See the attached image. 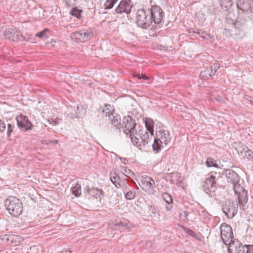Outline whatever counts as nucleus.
I'll return each instance as SVG.
<instances>
[{"instance_id": "5", "label": "nucleus", "mask_w": 253, "mask_h": 253, "mask_svg": "<svg viewBox=\"0 0 253 253\" xmlns=\"http://www.w3.org/2000/svg\"><path fill=\"white\" fill-rule=\"evenodd\" d=\"M216 172H211L209 175H207L204 184L203 185L204 191L210 194L213 192L216 188V182L218 178H220L219 175L216 176Z\"/></svg>"}, {"instance_id": "27", "label": "nucleus", "mask_w": 253, "mask_h": 253, "mask_svg": "<svg viewBox=\"0 0 253 253\" xmlns=\"http://www.w3.org/2000/svg\"><path fill=\"white\" fill-rule=\"evenodd\" d=\"M72 193L76 197L80 196L81 194V186L79 184H77L72 189Z\"/></svg>"}, {"instance_id": "14", "label": "nucleus", "mask_w": 253, "mask_h": 253, "mask_svg": "<svg viewBox=\"0 0 253 253\" xmlns=\"http://www.w3.org/2000/svg\"><path fill=\"white\" fill-rule=\"evenodd\" d=\"M247 245H243L235 239L228 245L229 253H245Z\"/></svg>"}, {"instance_id": "10", "label": "nucleus", "mask_w": 253, "mask_h": 253, "mask_svg": "<svg viewBox=\"0 0 253 253\" xmlns=\"http://www.w3.org/2000/svg\"><path fill=\"white\" fill-rule=\"evenodd\" d=\"M233 146L235 148L238 153L242 157L249 160L253 158V151L241 142L238 141L234 143Z\"/></svg>"}, {"instance_id": "16", "label": "nucleus", "mask_w": 253, "mask_h": 253, "mask_svg": "<svg viewBox=\"0 0 253 253\" xmlns=\"http://www.w3.org/2000/svg\"><path fill=\"white\" fill-rule=\"evenodd\" d=\"M131 8V5L130 3V1L123 0L116 8V10L118 13L121 14L125 13L128 14L130 12Z\"/></svg>"}, {"instance_id": "15", "label": "nucleus", "mask_w": 253, "mask_h": 253, "mask_svg": "<svg viewBox=\"0 0 253 253\" xmlns=\"http://www.w3.org/2000/svg\"><path fill=\"white\" fill-rule=\"evenodd\" d=\"M219 66L217 64H214L210 68H208L200 73V77L203 80H208L212 76H214Z\"/></svg>"}, {"instance_id": "25", "label": "nucleus", "mask_w": 253, "mask_h": 253, "mask_svg": "<svg viewBox=\"0 0 253 253\" xmlns=\"http://www.w3.org/2000/svg\"><path fill=\"white\" fill-rule=\"evenodd\" d=\"M102 112L104 115L106 116L110 117V115H113L114 113V109L109 105H105L104 107L103 108Z\"/></svg>"}, {"instance_id": "8", "label": "nucleus", "mask_w": 253, "mask_h": 253, "mask_svg": "<svg viewBox=\"0 0 253 253\" xmlns=\"http://www.w3.org/2000/svg\"><path fill=\"white\" fill-rule=\"evenodd\" d=\"M222 210L228 218H232L237 213V204L233 201L227 200L224 203Z\"/></svg>"}, {"instance_id": "18", "label": "nucleus", "mask_w": 253, "mask_h": 253, "mask_svg": "<svg viewBox=\"0 0 253 253\" xmlns=\"http://www.w3.org/2000/svg\"><path fill=\"white\" fill-rule=\"evenodd\" d=\"M157 17H154L156 18ZM137 24L138 26L146 29L149 27L152 23L154 17H137Z\"/></svg>"}, {"instance_id": "42", "label": "nucleus", "mask_w": 253, "mask_h": 253, "mask_svg": "<svg viewBox=\"0 0 253 253\" xmlns=\"http://www.w3.org/2000/svg\"><path fill=\"white\" fill-rule=\"evenodd\" d=\"M187 233L191 236L197 238V234L193 231L188 229L187 231Z\"/></svg>"}, {"instance_id": "46", "label": "nucleus", "mask_w": 253, "mask_h": 253, "mask_svg": "<svg viewBox=\"0 0 253 253\" xmlns=\"http://www.w3.org/2000/svg\"><path fill=\"white\" fill-rule=\"evenodd\" d=\"M135 77L139 79H141V75H140V74H137L135 75Z\"/></svg>"}, {"instance_id": "49", "label": "nucleus", "mask_w": 253, "mask_h": 253, "mask_svg": "<svg viewBox=\"0 0 253 253\" xmlns=\"http://www.w3.org/2000/svg\"><path fill=\"white\" fill-rule=\"evenodd\" d=\"M141 79H143L144 80H147L148 78L144 75H141Z\"/></svg>"}, {"instance_id": "45", "label": "nucleus", "mask_w": 253, "mask_h": 253, "mask_svg": "<svg viewBox=\"0 0 253 253\" xmlns=\"http://www.w3.org/2000/svg\"><path fill=\"white\" fill-rule=\"evenodd\" d=\"M121 160L124 164H126L128 162V160L126 158H121Z\"/></svg>"}, {"instance_id": "24", "label": "nucleus", "mask_w": 253, "mask_h": 253, "mask_svg": "<svg viewBox=\"0 0 253 253\" xmlns=\"http://www.w3.org/2000/svg\"><path fill=\"white\" fill-rule=\"evenodd\" d=\"M163 13V10L159 6L153 5L152 6L151 10V16H161Z\"/></svg>"}, {"instance_id": "19", "label": "nucleus", "mask_w": 253, "mask_h": 253, "mask_svg": "<svg viewBox=\"0 0 253 253\" xmlns=\"http://www.w3.org/2000/svg\"><path fill=\"white\" fill-rule=\"evenodd\" d=\"M87 192L92 197H94L97 201H100V196L102 194V191L94 187L88 188Z\"/></svg>"}, {"instance_id": "47", "label": "nucleus", "mask_w": 253, "mask_h": 253, "mask_svg": "<svg viewBox=\"0 0 253 253\" xmlns=\"http://www.w3.org/2000/svg\"><path fill=\"white\" fill-rule=\"evenodd\" d=\"M52 125L56 126V125H58V123L55 121H52V122L51 123Z\"/></svg>"}, {"instance_id": "44", "label": "nucleus", "mask_w": 253, "mask_h": 253, "mask_svg": "<svg viewBox=\"0 0 253 253\" xmlns=\"http://www.w3.org/2000/svg\"><path fill=\"white\" fill-rule=\"evenodd\" d=\"M198 34L200 35V37L203 38H205L207 35H209V34L205 31H200L198 32Z\"/></svg>"}, {"instance_id": "38", "label": "nucleus", "mask_w": 253, "mask_h": 253, "mask_svg": "<svg viewBox=\"0 0 253 253\" xmlns=\"http://www.w3.org/2000/svg\"><path fill=\"white\" fill-rule=\"evenodd\" d=\"M6 125L2 120H0V132H3L5 130Z\"/></svg>"}, {"instance_id": "26", "label": "nucleus", "mask_w": 253, "mask_h": 253, "mask_svg": "<svg viewBox=\"0 0 253 253\" xmlns=\"http://www.w3.org/2000/svg\"><path fill=\"white\" fill-rule=\"evenodd\" d=\"M145 126L147 128V131L148 130L151 133V135H153L154 129L153 126L154 125V121L150 119H148L145 121Z\"/></svg>"}, {"instance_id": "50", "label": "nucleus", "mask_w": 253, "mask_h": 253, "mask_svg": "<svg viewBox=\"0 0 253 253\" xmlns=\"http://www.w3.org/2000/svg\"><path fill=\"white\" fill-rule=\"evenodd\" d=\"M51 142L52 143L57 144L58 143V140H52Z\"/></svg>"}, {"instance_id": "13", "label": "nucleus", "mask_w": 253, "mask_h": 253, "mask_svg": "<svg viewBox=\"0 0 253 253\" xmlns=\"http://www.w3.org/2000/svg\"><path fill=\"white\" fill-rule=\"evenodd\" d=\"M141 188L149 194H153L155 192V183L154 180L150 177H146L141 180Z\"/></svg>"}, {"instance_id": "22", "label": "nucleus", "mask_w": 253, "mask_h": 253, "mask_svg": "<svg viewBox=\"0 0 253 253\" xmlns=\"http://www.w3.org/2000/svg\"><path fill=\"white\" fill-rule=\"evenodd\" d=\"M109 120L111 122L112 125L117 128H120L121 126V117L119 115L114 114L113 115H110Z\"/></svg>"}, {"instance_id": "53", "label": "nucleus", "mask_w": 253, "mask_h": 253, "mask_svg": "<svg viewBox=\"0 0 253 253\" xmlns=\"http://www.w3.org/2000/svg\"><path fill=\"white\" fill-rule=\"evenodd\" d=\"M184 253H187V252H184Z\"/></svg>"}, {"instance_id": "43", "label": "nucleus", "mask_w": 253, "mask_h": 253, "mask_svg": "<svg viewBox=\"0 0 253 253\" xmlns=\"http://www.w3.org/2000/svg\"><path fill=\"white\" fill-rule=\"evenodd\" d=\"M146 13L144 9H140L137 11V16H142L145 15Z\"/></svg>"}, {"instance_id": "28", "label": "nucleus", "mask_w": 253, "mask_h": 253, "mask_svg": "<svg viewBox=\"0 0 253 253\" xmlns=\"http://www.w3.org/2000/svg\"><path fill=\"white\" fill-rule=\"evenodd\" d=\"M125 198L127 200H132L134 199L136 196V192L135 191L130 190V189L125 192Z\"/></svg>"}, {"instance_id": "2", "label": "nucleus", "mask_w": 253, "mask_h": 253, "mask_svg": "<svg viewBox=\"0 0 253 253\" xmlns=\"http://www.w3.org/2000/svg\"><path fill=\"white\" fill-rule=\"evenodd\" d=\"M130 136L133 145L137 146H145L149 140L148 132L145 129L141 128L139 126H138L136 131H132Z\"/></svg>"}, {"instance_id": "12", "label": "nucleus", "mask_w": 253, "mask_h": 253, "mask_svg": "<svg viewBox=\"0 0 253 253\" xmlns=\"http://www.w3.org/2000/svg\"><path fill=\"white\" fill-rule=\"evenodd\" d=\"M4 36L6 38L10 39L14 42L27 40L20 31L13 28L6 29L4 32Z\"/></svg>"}, {"instance_id": "32", "label": "nucleus", "mask_w": 253, "mask_h": 253, "mask_svg": "<svg viewBox=\"0 0 253 253\" xmlns=\"http://www.w3.org/2000/svg\"><path fill=\"white\" fill-rule=\"evenodd\" d=\"M48 31L47 29H45L42 31L37 33L36 34V36L39 37L41 39H44L48 37V36L46 35V32Z\"/></svg>"}, {"instance_id": "29", "label": "nucleus", "mask_w": 253, "mask_h": 253, "mask_svg": "<svg viewBox=\"0 0 253 253\" xmlns=\"http://www.w3.org/2000/svg\"><path fill=\"white\" fill-rule=\"evenodd\" d=\"M17 238V236L5 235L4 236L3 239L6 240L7 243L9 244L13 243L14 240L16 241Z\"/></svg>"}, {"instance_id": "11", "label": "nucleus", "mask_w": 253, "mask_h": 253, "mask_svg": "<svg viewBox=\"0 0 253 253\" xmlns=\"http://www.w3.org/2000/svg\"><path fill=\"white\" fill-rule=\"evenodd\" d=\"M15 119L17 121V126L21 130L26 131L32 129L34 126L28 117L20 114L17 116Z\"/></svg>"}, {"instance_id": "51", "label": "nucleus", "mask_w": 253, "mask_h": 253, "mask_svg": "<svg viewBox=\"0 0 253 253\" xmlns=\"http://www.w3.org/2000/svg\"><path fill=\"white\" fill-rule=\"evenodd\" d=\"M188 214L187 211H184V215H185V217H187Z\"/></svg>"}, {"instance_id": "20", "label": "nucleus", "mask_w": 253, "mask_h": 253, "mask_svg": "<svg viewBox=\"0 0 253 253\" xmlns=\"http://www.w3.org/2000/svg\"><path fill=\"white\" fill-rule=\"evenodd\" d=\"M70 108L71 110L70 112L72 118H79L84 111L83 109H80V107L78 106H74V107L71 106Z\"/></svg>"}, {"instance_id": "31", "label": "nucleus", "mask_w": 253, "mask_h": 253, "mask_svg": "<svg viewBox=\"0 0 253 253\" xmlns=\"http://www.w3.org/2000/svg\"><path fill=\"white\" fill-rule=\"evenodd\" d=\"M118 0H106L104 3V6L106 9H109L113 7L115 3Z\"/></svg>"}, {"instance_id": "34", "label": "nucleus", "mask_w": 253, "mask_h": 253, "mask_svg": "<svg viewBox=\"0 0 253 253\" xmlns=\"http://www.w3.org/2000/svg\"><path fill=\"white\" fill-rule=\"evenodd\" d=\"M163 199L168 204H170L172 202L171 196L168 193H165L163 195Z\"/></svg>"}, {"instance_id": "6", "label": "nucleus", "mask_w": 253, "mask_h": 253, "mask_svg": "<svg viewBox=\"0 0 253 253\" xmlns=\"http://www.w3.org/2000/svg\"><path fill=\"white\" fill-rule=\"evenodd\" d=\"M221 238L223 243L228 246L234 240L232 229L230 226L223 223L220 226Z\"/></svg>"}, {"instance_id": "17", "label": "nucleus", "mask_w": 253, "mask_h": 253, "mask_svg": "<svg viewBox=\"0 0 253 253\" xmlns=\"http://www.w3.org/2000/svg\"><path fill=\"white\" fill-rule=\"evenodd\" d=\"M227 17L226 22L227 24L236 29H240L243 24L242 17Z\"/></svg>"}, {"instance_id": "35", "label": "nucleus", "mask_w": 253, "mask_h": 253, "mask_svg": "<svg viewBox=\"0 0 253 253\" xmlns=\"http://www.w3.org/2000/svg\"><path fill=\"white\" fill-rule=\"evenodd\" d=\"M15 127L13 125L10 124H7V135L8 136H9L10 134L14 132Z\"/></svg>"}, {"instance_id": "9", "label": "nucleus", "mask_w": 253, "mask_h": 253, "mask_svg": "<svg viewBox=\"0 0 253 253\" xmlns=\"http://www.w3.org/2000/svg\"><path fill=\"white\" fill-rule=\"evenodd\" d=\"M122 127L124 129V132L130 135L132 133V131H136L138 126H136L135 120L129 116H125L123 119V123Z\"/></svg>"}, {"instance_id": "23", "label": "nucleus", "mask_w": 253, "mask_h": 253, "mask_svg": "<svg viewBox=\"0 0 253 253\" xmlns=\"http://www.w3.org/2000/svg\"><path fill=\"white\" fill-rule=\"evenodd\" d=\"M128 183L129 181L128 180L124 179L122 180V183L120 182L119 184H118L119 188L121 187L122 188L124 193H125L126 192L130 189Z\"/></svg>"}, {"instance_id": "40", "label": "nucleus", "mask_w": 253, "mask_h": 253, "mask_svg": "<svg viewBox=\"0 0 253 253\" xmlns=\"http://www.w3.org/2000/svg\"><path fill=\"white\" fill-rule=\"evenodd\" d=\"M67 5L73 6L75 4V0H64Z\"/></svg>"}, {"instance_id": "52", "label": "nucleus", "mask_w": 253, "mask_h": 253, "mask_svg": "<svg viewBox=\"0 0 253 253\" xmlns=\"http://www.w3.org/2000/svg\"><path fill=\"white\" fill-rule=\"evenodd\" d=\"M77 17V18H80L81 17L78 16V17Z\"/></svg>"}, {"instance_id": "54", "label": "nucleus", "mask_w": 253, "mask_h": 253, "mask_svg": "<svg viewBox=\"0 0 253 253\" xmlns=\"http://www.w3.org/2000/svg\"><path fill=\"white\" fill-rule=\"evenodd\" d=\"M252 1L253 2V0H252Z\"/></svg>"}, {"instance_id": "36", "label": "nucleus", "mask_w": 253, "mask_h": 253, "mask_svg": "<svg viewBox=\"0 0 253 253\" xmlns=\"http://www.w3.org/2000/svg\"><path fill=\"white\" fill-rule=\"evenodd\" d=\"M221 5V6H224L226 8L230 7L232 5V1L231 0H222Z\"/></svg>"}, {"instance_id": "39", "label": "nucleus", "mask_w": 253, "mask_h": 253, "mask_svg": "<svg viewBox=\"0 0 253 253\" xmlns=\"http://www.w3.org/2000/svg\"><path fill=\"white\" fill-rule=\"evenodd\" d=\"M163 17H157L156 18H153L152 21H153L155 24H160L162 20Z\"/></svg>"}, {"instance_id": "30", "label": "nucleus", "mask_w": 253, "mask_h": 253, "mask_svg": "<svg viewBox=\"0 0 253 253\" xmlns=\"http://www.w3.org/2000/svg\"><path fill=\"white\" fill-rule=\"evenodd\" d=\"M206 165L208 167H217L218 165L216 164L214 160L211 158H208L206 161Z\"/></svg>"}, {"instance_id": "37", "label": "nucleus", "mask_w": 253, "mask_h": 253, "mask_svg": "<svg viewBox=\"0 0 253 253\" xmlns=\"http://www.w3.org/2000/svg\"><path fill=\"white\" fill-rule=\"evenodd\" d=\"M83 11L78 9L76 7L74 8L71 11V14L72 16H80Z\"/></svg>"}, {"instance_id": "33", "label": "nucleus", "mask_w": 253, "mask_h": 253, "mask_svg": "<svg viewBox=\"0 0 253 253\" xmlns=\"http://www.w3.org/2000/svg\"><path fill=\"white\" fill-rule=\"evenodd\" d=\"M122 171V173L126 177H130L133 175V173L126 167H123Z\"/></svg>"}, {"instance_id": "1", "label": "nucleus", "mask_w": 253, "mask_h": 253, "mask_svg": "<svg viewBox=\"0 0 253 253\" xmlns=\"http://www.w3.org/2000/svg\"><path fill=\"white\" fill-rule=\"evenodd\" d=\"M225 174L228 183H230L234 193L237 196L238 204L245 207L248 203L247 191L239 183L240 178L238 174L231 169H226Z\"/></svg>"}, {"instance_id": "48", "label": "nucleus", "mask_w": 253, "mask_h": 253, "mask_svg": "<svg viewBox=\"0 0 253 253\" xmlns=\"http://www.w3.org/2000/svg\"><path fill=\"white\" fill-rule=\"evenodd\" d=\"M72 252L70 250H67L65 251H62L61 253H71Z\"/></svg>"}, {"instance_id": "7", "label": "nucleus", "mask_w": 253, "mask_h": 253, "mask_svg": "<svg viewBox=\"0 0 253 253\" xmlns=\"http://www.w3.org/2000/svg\"><path fill=\"white\" fill-rule=\"evenodd\" d=\"M93 37V33L89 30H81L73 33L71 38L76 42H85Z\"/></svg>"}, {"instance_id": "41", "label": "nucleus", "mask_w": 253, "mask_h": 253, "mask_svg": "<svg viewBox=\"0 0 253 253\" xmlns=\"http://www.w3.org/2000/svg\"><path fill=\"white\" fill-rule=\"evenodd\" d=\"M245 250V253H253V246H247V249Z\"/></svg>"}, {"instance_id": "4", "label": "nucleus", "mask_w": 253, "mask_h": 253, "mask_svg": "<svg viewBox=\"0 0 253 253\" xmlns=\"http://www.w3.org/2000/svg\"><path fill=\"white\" fill-rule=\"evenodd\" d=\"M171 137L168 130L160 129L156 131V138L155 139L152 147L157 152L160 149L161 144L167 145L171 140Z\"/></svg>"}, {"instance_id": "3", "label": "nucleus", "mask_w": 253, "mask_h": 253, "mask_svg": "<svg viewBox=\"0 0 253 253\" xmlns=\"http://www.w3.org/2000/svg\"><path fill=\"white\" fill-rule=\"evenodd\" d=\"M5 206L9 213L13 216L20 215L23 211L22 202L15 197H9L5 201Z\"/></svg>"}, {"instance_id": "21", "label": "nucleus", "mask_w": 253, "mask_h": 253, "mask_svg": "<svg viewBox=\"0 0 253 253\" xmlns=\"http://www.w3.org/2000/svg\"><path fill=\"white\" fill-rule=\"evenodd\" d=\"M110 180L113 184L117 187L119 188L118 184L120 182V178L118 175V172L116 170H113L110 174Z\"/></svg>"}]
</instances>
